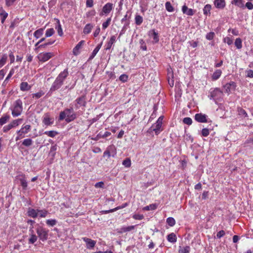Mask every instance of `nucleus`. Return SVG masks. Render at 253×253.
<instances>
[{
    "instance_id": "18",
    "label": "nucleus",
    "mask_w": 253,
    "mask_h": 253,
    "mask_svg": "<svg viewBox=\"0 0 253 253\" xmlns=\"http://www.w3.org/2000/svg\"><path fill=\"white\" fill-rule=\"evenodd\" d=\"M149 36L153 38V42L154 43H157L159 42V38L158 36V33L156 32L154 30H152L149 31Z\"/></svg>"
},
{
    "instance_id": "46",
    "label": "nucleus",
    "mask_w": 253,
    "mask_h": 253,
    "mask_svg": "<svg viewBox=\"0 0 253 253\" xmlns=\"http://www.w3.org/2000/svg\"><path fill=\"white\" fill-rule=\"evenodd\" d=\"M58 35L60 36H62L63 35L62 29L61 25L60 24L59 21L58 20V25L56 27Z\"/></svg>"
},
{
    "instance_id": "48",
    "label": "nucleus",
    "mask_w": 253,
    "mask_h": 253,
    "mask_svg": "<svg viewBox=\"0 0 253 253\" xmlns=\"http://www.w3.org/2000/svg\"><path fill=\"white\" fill-rule=\"evenodd\" d=\"M128 77L126 74H122L119 77V80L123 83H125L127 81Z\"/></svg>"
},
{
    "instance_id": "36",
    "label": "nucleus",
    "mask_w": 253,
    "mask_h": 253,
    "mask_svg": "<svg viewBox=\"0 0 253 253\" xmlns=\"http://www.w3.org/2000/svg\"><path fill=\"white\" fill-rule=\"evenodd\" d=\"M235 45L238 49H241L242 47V41L240 38H237L235 40Z\"/></svg>"
},
{
    "instance_id": "30",
    "label": "nucleus",
    "mask_w": 253,
    "mask_h": 253,
    "mask_svg": "<svg viewBox=\"0 0 253 253\" xmlns=\"http://www.w3.org/2000/svg\"><path fill=\"white\" fill-rule=\"evenodd\" d=\"M221 74V71L220 70H216L212 74V78L213 80L218 79Z\"/></svg>"
},
{
    "instance_id": "7",
    "label": "nucleus",
    "mask_w": 253,
    "mask_h": 253,
    "mask_svg": "<svg viewBox=\"0 0 253 253\" xmlns=\"http://www.w3.org/2000/svg\"><path fill=\"white\" fill-rule=\"evenodd\" d=\"M237 85L235 82H230L224 85V89L226 92L229 93L232 91H234Z\"/></svg>"
},
{
    "instance_id": "11",
    "label": "nucleus",
    "mask_w": 253,
    "mask_h": 253,
    "mask_svg": "<svg viewBox=\"0 0 253 253\" xmlns=\"http://www.w3.org/2000/svg\"><path fill=\"white\" fill-rule=\"evenodd\" d=\"M208 116L205 114L198 113L195 115V119L199 123H207Z\"/></svg>"
},
{
    "instance_id": "53",
    "label": "nucleus",
    "mask_w": 253,
    "mask_h": 253,
    "mask_svg": "<svg viewBox=\"0 0 253 253\" xmlns=\"http://www.w3.org/2000/svg\"><path fill=\"white\" fill-rule=\"evenodd\" d=\"M183 122L185 124H187L188 125H191L192 123V119L189 117H186L183 119Z\"/></svg>"
},
{
    "instance_id": "5",
    "label": "nucleus",
    "mask_w": 253,
    "mask_h": 253,
    "mask_svg": "<svg viewBox=\"0 0 253 253\" xmlns=\"http://www.w3.org/2000/svg\"><path fill=\"white\" fill-rule=\"evenodd\" d=\"M36 231L40 240L44 241L47 239L48 230H46L45 229L43 228L42 227H39L37 228Z\"/></svg>"
},
{
    "instance_id": "4",
    "label": "nucleus",
    "mask_w": 253,
    "mask_h": 253,
    "mask_svg": "<svg viewBox=\"0 0 253 253\" xmlns=\"http://www.w3.org/2000/svg\"><path fill=\"white\" fill-rule=\"evenodd\" d=\"M23 110L22 102L20 99H18L14 102V108L12 110V115L14 117L21 115Z\"/></svg>"
},
{
    "instance_id": "64",
    "label": "nucleus",
    "mask_w": 253,
    "mask_h": 253,
    "mask_svg": "<svg viewBox=\"0 0 253 253\" xmlns=\"http://www.w3.org/2000/svg\"><path fill=\"white\" fill-rule=\"evenodd\" d=\"M246 7L249 10L253 9V4L251 2H247L245 5Z\"/></svg>"
},
{
    "instance_id": "20",
    "label": "nucleus",
    "mask_w": 253,
    "mask_h": 253,
    "mask_svg": "<svg viewBox=\"0 0 253 253\" xmlns=\"http://www.w3.org/2000/svg\"><path fill=\"white\" fill-rule=\"evenodd\" d=\"M116 41V37L115 36H112L109 40V41L106 44L105 49L106 50H109L112 45Z\"/></svg>"
},
{
    "instance_id": "16",
    "label": "nucleus",
    "mask_w": 253,
    "mask_h": 253,
    "mask_svg": "<svg viewBox=\"0 0 253 253\" xmlns=\"http://www.w3.org/2000/svg\"><path fill=\"white\" fill-rule=\"evenodd\" d=\"M182 11L184 14H186L189 16H192L194 14L195 11L191 8H189L185 5L182 7Z\"/></svg>"
},
{
    "instance_id": "61",
    "label": "nucleus",
    "mask_w": 253,
    "mask_h": 253,
    "mask_svg": "<svg viewBox=\"0 0 253 253\" xmlns=\"http://www.w3.org/2000/svg\"><path fill=\"white\" fill-rule=\"evenodd\" d=\"M7 57L8 56L6 54L3 55L0 60V63H5L7 61Z\"/></svg>"
},
{
    "instance_id": "2",
    "label": "nucleus",
    "mask_w": 253,
    "mask_h": 253,
    "mask_svg": "<svg viewBox=\"0 0 253 253\" xmlns=\"http://www.w3.org/2000/svg\"><path fill=\"white\" fill-rule=\"evenodd\" d=\"M76 118V115L75 113L73 108H66L63 111L60 113L59 120H63L65 119L67 122L69 123L73 121Z\"/></svg>"
},
{
    "instance_id": "45",
    "label": "nucleus",
    "mask_w": 253,
    "mask_h": 253,
    "mask_svg": "<svg viewBox=\"0 0 253 253\" xmlns=\"http://www.w3.org/2000/svg\"><path fill=\"white\" fill-rule=\"evenodd\" d=\"M57 149V145H54L51 147L50 152H49V155H50L51 156L54 157L55 155V151Z\"/></svg>"
},
{
    "instance_id": "19",
    "label": "nucleus",
    "mask_w": 253,
    "mask_h": 253,
    "mask_svg": "<svg viewBox=\"0 0 253 253\" xmlns=\"http://www.w3.org/2000/svg\"><path fill=\"white\" fill-rule=\"evenodd\" d=\"M114 149H115V147L114 145L109 146L104 151L103 157H107L108 158H110L111 156V152Z\"/></svg>"
},
{
    "instance_id": "8",
    "label": "nucleus",
    "mask_w": 253,
    "mask_h": 253,
    "mask_svg": "<svg viewBox=\"0 0 253 253\" xmlns=\"http://www.w3.org/2000/svg\"><path fill=\"white\" fill-rule=\"evenodd\" d=\"M42 123L45 126H50L54 123V118H50L49 113H45L42 118Z\"/></svg>"
},
{
    "instance_id": "43",
    "label": "nucleus",
    "mask_w": 253,
    "mask_h": 253,
    "mask_svg": "<svg viewBox=\"0 0 253 253\" xmlns=\"http://www.w3.org/2000/svg\"><path fill=\"white\" fill-rule=\"evenodd\" d=\"M123 165L126 168H129L131 166V161L129 158H126L123 162Z\"/></svg>"
},
{
    "instance_id": "56",
    "label": "nucleus",
    "mask_w": 253,
    "mask_h": 253,
    "mask_svg": "<svg viewBox=\"0 0 253 253\" xmlns=\"http://www.w3.org/2000/svg\"><path fill=\"white\" fill-rule=\"evenodd\" d=\"M214 36V33L213 32H210L206 35V39L208 40H211L213 39Z\"/></svg>"
},
{
    "instance_id": "35",
    "label": "nucleus",
    "mask_w": 253,
    "mask_h": 253,
    "mask_svg": "<svg viewBox=\"0 0 253 253\" xmlns=\"http://www.w3.org/2000/svg\"><path fill=\"white\" fill-rule=\"evenodd\" d=\"M143 22V18L139 15H136L135 17V22L137 25H140Z\"/></svg>"
},
{
    "instance_id": "3",
    "label": "nucleus",
    "mask_w": 253,
    "mask_h": 253,
    "mask_svg": "<svg viewBox=\"0 0 253 253\" xmlns=\"http://www.w3.org/2000/svg\"><path fill=\"white\" fill-rule=\"evenodd\" d=\"M223 96V92L220 89L216 88L210 91V94L209 95V97L210 99H213L215 103H217L222 99Z\"/></svg>"
},
{
    "instance_id": "31",
    "label": "nucleus",
    "mask_w": 253,
    "mask_h": 253,
    "mask_svg": "<svg viewBox=\"0 0 253 253\" xmlns=\"http://www.w3.org/2000/svg\"><path fill=\"white\" fill-rule=\"evenodd\" d=\"M58 133L57 131L54 130L46 131L44 132V134L50 137H55L57 134H58Z\"/></svg>"
},
{
    "instance_id": "49",
    "label": "nucleus",
    "mask_w": 253,
    "mask_h": 253,
    "mask_svg": "<svg viewBox=\"0 0 253 253\" xmlns=\"http://www.w3.org/2000/svg\"><path fill=\"white\" fill-rule=\"evenodd\" d=\"M111 21V18L110 17L108 18L105 22L103 23L102 28L103 29H105L106 28H107L108 27V26L110 25Z\"/></svg>"
},
{
    "instance_id": "52",
    "label": "nucleus",
    "mask_w": 253,
    "mask_h": 253,
    "mask_svg": "<svg viewBox=\"0 0 253 253\" xmlns=\"http://www.w3.org/2000/svg\"><path fill=\"white\" fill-rule=\"evenodd\" d=\"M223 42L227 43L228 45H231L233 43V39L230 37H226L223 39Z\"/></svg>"
},
{
    "instance_id": "10",
    "label": "nucleus",
    "mask_w": 253,
    "mask_h": 253,
    "mask_svg": "<svg viewBox=\"0 0 253 253\" xmlns=\"http://www.w3.org/2000/svg\"><path fill=\"white\" fill-rule=\"evenodd\" d=\"M53 56V54L50 52L42 53L39 54L38 58L41 62H46Z\"/></svg>"
},
{
    "instance_id": "23",
    "label": "nucleus",
    "mask_w": 253,
    "mask_h": 253,
    "mask_svg": "<svg viewBox=\"0 0 253 253\" xmlns=\"http://www.w3.org/2000/svg\"><path fill=\"white\" fill-rule=\"evenodd\" d=\"M102 45V42H101L100 44H99L93 50L90 57H89V59H93L94 56L96 55L99 49H100L101 46Z\"/></svg>"
},
{
    "instance_id": "32",
    "label": "nucleus",
    "mask_w": 253,
    "mask_h": 253,
    "mask_svg": "<svg viewBox=\"0 0 253 253\" xmlns=\"http://www.w3.org/2000/svg\"><path fill=\"white\" fill-rule=\"evenodd\" d=\"M157 208V205L156 204H153L144 207L143 210L145 211L154 210L156 209Z\"/></svg>"
},
{
    "instance_id": "63",
    "label": "nucleus",
    "mask_w": 253,
    "mask_h": 253,
    "mask_svg": "<svg viewBox=\"0 0 253 253\" xmlns=\"http://www.w3.org/2000/svg\"><path fill=\"white\" fill-rule=\"evenodd\" d=\"M86 5L88 7H91L93 5V0H86Z\"/></svg>"
},
{
    "instance_id": "34",
    "label": "nucleus",
    "mask_w": 253,
    "mask_h": 253,
    "mask_svg": "<svg viewBox=\"0 0 253 253\" xmlns=\"http://www.w3.org/2000/svg\"><path fill=\"white\" fill-rule=\"evenodd\" d=\"M33 144V140L30 138L25 139L22 142V145L25 146L29 147Z\"/></svg>"
},
{
    "instance_id": "17",
    "label": "nucleus",
    "mask_w": 253,
    "mask_h": 253,
    "mask_svg": "<svg viewBox=\"0 0 253 253\" xmlns=\"http://www.w3.org/2000/svg\"><path fill=\"white\" fill-rule=\"evenodd\" d=\"M83 240L86 243L87 245V248H93L96 244V241L92 240L89 238L84 237L83 238Z\"/></svg>"
},
{
    "instance_id": "42",
    "label": "nucleus",
    "mask_w": 253,
    "mask_h": 253,
    "mask_svg": "<svg viewBox=\"0 0 253 253\" xmlns=\"http://www.w3.org/2000/svg\"><path fill=\"white\" fill-rule=\"evenodd\" d=\"M9 116L8 115H6L4 117H1L0 119V125H3L9 120Z\"/></svg>"
},
{
    "instance_id": "33",
    "label": "nucleus",
    "mask_w": 253,
    "mask_h": 253,
    "mask_svg": "<svg viewBox=\"0 0 253 253\" xmlns=\"http://www.w3.org/2000/svg\"><path fill=\"white\" fill-rule=\"evenodd\" d=\"M43 29H39L36 30L34 33L35 37L37 39H38L40 37H41L43 34Z\"/></svg>"
},
{
    "instance_id": "15",
    "label": "nucleus",
    "mask_w": 253,
    "mask_h": 253,
    "mask_svg": "<svg viewBox=\"0 0 253 253\" xmlns=\"http://www.w3.org/2000/svg\"><path fill=\"white\" fill-rule=\"evenodd\" d=\"M213 3L215 7L218 9H223L226 5L224 0H214Z\"/></svg>"
},
{
    "instance_id": "54",
    "label": "nucleus",
    "mask_w": 253,
    "mask_h": 253,
    "mask_svg": "<svg viewBox=\"0 0 253 253\" xmlns=\"http://www.w3.org/2000/svg\"><path fill=\"white\" fill-rule=\"evenodd\" d=\"M209 130L208 128H205L202 130V134L203 136L206 137L209 135Z\"/></svg>"
},
{
    "instance_id": "24",
    "label": "nucleus",
    "mask_w": 253,
    "mask_h": 253,
    "mask_svg": "<svg viewBox=\"0 0 253 253\" xmlns=\"http://www.w3.org/2000/svg\"><path fill=\"white\" fill-rule=\"evenodd\" d=\"M167 239L169 242L174 243L176 242L177 238L174 233H171L168 235Z\"/></svg>"
},
{
    "instance_id": "60",
    "label": "nucleus",
    "mask_w": 253,
    "mask_h": 253,
    "mask_svg": "<svg viewBox=\"0 0 253 253\" xmlns=\"http://www.w3.org/2000/svg\"><path fill=\"white\" fill-rule=\"evenodd\" d=\"M12 128H13L12 126H11V124H9L7 126H4L3 128V130L4 132H6L9 130L10 129H11Z\"/></svg>"
},
{
    "instance_id": "62",
    "label": "nucleus",
    "mask_w": 253,
    "mask_h": 253,
    "mask_svg": "<svg viewBox=\"0 0 253 253\" xmlns=\"http://www.w3.org/2000/svg\"><path fill=\"white\" fill-rule=\"evenodd\" d=\"M9 58L10 63H12L15 61L14 56L12 52H10L9 54Z\"/></svg>"
},
{
    "instance_id": "27",
    "label": "nucleus",
    "mask_w": 253,
    "mask_h": 253,
    "mask_svg": "<svg viewBox=\"0 0 253 253\" xmlns=\"http://www.w3.org/2000/svg\"><path fill=\"white\" fill-rule=\"evenodd\" d=\"M31 88V86L27 82H22L20 84V89L22 91H27Z\"/></svg>"
},
{
    "instance_id": "14",
    "label": "nucleus",
    "mask_w": 253,
    "mask_h": 253,
    "mask_svg": "<svg viewBox=\"0 0 253 253\" xmlns=\"http://www.w3.org/2000/svg\"><path fill=\"white\" fill-rule=\"evenodd\" d=\"M162 123L157 122L155 124H154L151 126L150 130L155 131V134L156 135H158L160 133V132L161 131V128L162 126Z\"/></svg>"
},
{
    "instance_id": "26",
    "label": "nucleus",
    "mask_w": 253,
    "mask_h": 253,
    "mask_svg": "<svg viewBox=\"0 0 253 253\" xmlns=\"http://www.w3.org/2000/svg\"><path fill=\"white\" fill-rule=\"evenodd\" d=\"M28 215L33 218H36L38 215V210L36 211L33 209H30L28 211Z\"/></svg>"
},
{
    "instance_id": "6",
    "label": "nucleus",
    "mask_w": 253,
    "mask_h": 253,
    "mask_svg": "<svg viewBox=\"0 0 253 253\" xmlns=\"http://www.w3.org/2000/svg\"><path fill=\"white\" fill-rule=\"evenodd\" d=\"M16 180H18L22 187L23 190H26L27 189L28 183L26 179L25 175H19L16 177Z\"/></svg>"
},
{
    "instance_id": "28",
    "label": "nucleus",
    "mask_w": 253,
    "mask_h": 253,
    "mask_svg": "<svg viewBox=\"0 0 253 253\" xmlns=\"http://www.w3.org/2000/svg\"><path fill=\"white\" fill-rule=\"evenodd\" d=\"M232 3L235 4L240 8L244 7V3L243 0H233L232 1Z\"/></svg>"
},
{
    "instance_id": "59",
    "label": "nucleus",
    "mask_w": 253,
    "mask_h": 253,
    "mask_svg": "<svg viewBox=\"0 0 253 253\" xmlns=\"http://www.w3.org/2000/svg\"><path fill=\"white\" fill-rule=\"evenodd\" d=\"M96 12L95 10H91L86 13V16L87 17H92L95 15Z\"/></svg>"
},
{
    "instance_id": "22",
    "label": "nucleus",
    "mask_w": 253,
    "mask_h": 253,
    "mask_svg": "<svg viewBox=\"0 0 253 253\" xmlns=\"http://www.w3.org/2000/svg\"><path fill=\"white\" fill-rule=\"evenodd\" d=\"M31 233V237L29 239L28 243L29 244H34L37 240V236L34 234V231L32 230L31 229L29 230Z\"/></svg>"
},
{
    "instance_id": "37",
    "label": "nucleus",
    "mask_w": 253,
    "mask_h": 253,
    "mask_svg": "<svg viewBox=\"0 0 253 253\" xmlns=\"http://www.w3.org/2000/svg\"><path fill=\"white\" fill-rule=\"evenodd\" d=\"M179 253H189L190 252V248L189 246H186L183 248L179 247Z\"/></svg>"
},
{
    "instance_id": "25",
    "label": "nucleus",
    "mask_w": 253,
    "mask_h": 253,
    "mask_svg": "<svg viewBox=\"0 0 253 253\" xmlns=\"http://www.w3.org/2000/svg\"><path fill=\"white\" fill-rule=\"evenodd\" d=\"M93 26L91 24H86L84 28L83 32L84 34H88L90 33L93 28Z\"/></svg>"
},
{
    "instance_id": "55",
    "label": "nucleus",
    "mask_w": 253,
    "mask_h": 253,
    "mask_svg": "<svg viewBox=\"0 0 253 253\" xmlns=\"http://www.w3.org/2000/svg\"><path fill=\"white\" fill-rule=\"evenodd\" d=\"M43 93L42 91L39 92L34 94H33V97L36 98V99L40 98L43 95Z\"/></svg>"
},
{
    "instance_id": "12",
    "label": "nucleus",
    "mask_w": 253,
    "mask_h": 253,
    "mask_svg": "<svg viewBox=\"0 0 253 253\" xmlns=\"http://www.w3.org/2000/svg\"><path fill=\"white\" fill-rule=\"evenodd\" d=\"M77 104L75 106L77 109L79 108L80 106H85L86 101H85V97L84 96H82L75 100Z\"/></svg>"
},
{
    "instance_id": "40",
    "label": "nucleus",
    "mask_w": 253,
    "mask_h": 253,
    "mask_svg": "<svg viewBox=\"0 0 253 253\" xmlns=\"http://www.w3.org/2000/svg\"><path fill=\"white\" fill-rule=\"evenodd\" d=\"M22 119H18L17 120H13L11 123V125L12 126V127H14L18 126L22 122Z\"/></svg>"
},
{
    "instance_id": "57",
    "label": "nucleus",
    "mask_w": 253,
    "mask_h": 253,
    "mask_svg": "<svg viewBox=\"0 0 253 253\" xmlns=\"http://www.w3.org/2000/svg\"><path fill=\"white\" fill-rule=\"evenodd\" d=\"M0 15L4 18H6L8 16V13L5 11L2 8L0 9Z\"/></svg>"
},
{
    "instance_id": "1",
    "label": "nucleus",
    "mask_w": 253,
    "mask_h": 253,
    "mask_svg": "<svg viewBox=\"0 0 253 253\" xmlns=\"http://www.w3.org/2000/svg\"><path fill=\"white\" fill-rule=\"evenodd\" d=\"M68 75L67 69H65L63 72H61L53 83L50 88V91L52 92L59 89L62 85L64 80Z\"/></svg>"
},
{
    "instance_id": "51",
    "label": "nucleus",
    "mask_w": 253,
    "mask_h": 253,
    "mask_svg": "<svg viewBox=\"0 0 253 253\" xmlns=\"http://www.w3.org/2000/svg\"><path fill=\"white\" fill-rule=\"evenodd\" d=\"M139 43L140 44V48L143 50H146L147 49V46L145 43V42L143 40L141 39L139 40Z\"/></svg>"
},
{
    "instance_id": "38",
    "label": "nucleus",
    "mask_w": 253,
    "mask_h": 253,
    "mask_svg": "<svg viewBox=\"0 0 253 253\" xmlns=\"http://www.w3.org/2000/svg\"><path fill=\"white\" fill-rule=\"evenodd\" d=\"M167 222L170 226H173L175 224V219L173 217H168L167 219Z\"/></svg>"
},
{
    "instance_id": "44",
    "label": "nucleus",
    "mask_w": 253,
    "mask_h": 253,
    "mask_svg": "<svg viewBox=\"0 0 253 253\" xmlns=\"http://www.w3.org/2000/svg\"><path fill=\"white\" fill-rule=\"evenodd\" d=\"M238 114L241 116L247 117V113L246 111L242 108H238Z\"/></svg>"
},
{
    "instance_id": "47",
    "label": "nucleus",
    "mask_w": 253,
    "mask_h": 253,
    "mask_svg": "<svg viewBox=\"0 0 253 253\" xmlns=\"http://www.w3.org/2000/svg\"><path fill=\"white\" fill-rule=\"evenodd\" d=\"M38 215L41 217H44L47 214L46 210H38Z\"/></svg>"
},
{
    "instance_id": "13",
    "label": "nucleus",
    "mask_w": 253,
    "mask_h": 253,
    "mask_svg": "<svg viewBox=\"0 0 253 253\" xmlns=\"http://www.w3.org/2000/svg\"><path fill=\"white\" fill-rule=\"evenodd\" d=\"M31 129V126L30 125H26L24 126H23L20 130L17 131V134H18V136L23 137L24 136H22V134H25L28 133L30 130Z\"/></svg>"
},
{
    "instance_id": "29",
    "label": "nucleus",
    "mask_w": 253,
    "mask_h": 253,
    "mask_svg": "<svg viewBox=\"0 0 253 253\" xmlns=\"http://www.w3.org/2000/svg\"><path fill=\"white\" fill-rule=\"evenodd\" d=\"M211 8V6L210 4H206L203 9L204 14L206 15L210 14Z\"/></svg>"
},
{
    "instance_id": "39",
    "label": "nucleus",
    "mask_w": 253,
    "mask_h": 253,
    "mask_svg": "<svg viewBox=\"0 0 253 253\" xmlns=\"http://www.w3.org/2000/svg\"><path fill=\"white\" fill-rule=\"evenodd\" d=\"M166 8L169 12H172L174 10V8L171 5V3L169 1L166 2L165 4Z\"/></svg>"
},
{
    "instance_id": "50",
    "label": "nucleus",
    "mask_w": 253,
    "mask_h": 253,
    "mask_svg": "<svg viewBox=\"0 0 253 253\" xmlns=\"http://www.w3.org/2000/svg\"><path fill=\"white\" fill-rule=\"evenodd\" d=\"M56 220L55 219H48L46 220V223L48 225L53 226L56 224Z\"/></svg>"
},
{
    "instance_id": "9",
    "label": "nucleus",
    "mask_w": 253,
    "mask_h": 253,
    "mask_svg": "<svg viewBox=\"0 0 253 253\" xmlns=\"http://www.w3.org/2000/svg\"><path fill=\"white\" fill-rule=\"evenodd\" d=\"M114 6L113 4L111 3H107L105 4L102 8V11L100 14V15H103V14L107 15L109 14L111 11L113 9Z\"/></svg>"
},
{
    "instance_id": "58",
    "label": "nucleus",
    "mask_w": 253,
    "mask_h": 253,
    "mask_svg": "<svg viewBox=\"0 0 253 253\" xmlns=\"http://www.w3.org/2000/svg\"><path fill=\"white\" fill-rule=\"evenodd\" d=\"M133 218L136 220H142L144 218L142 214H135L133 215Z\"/></svg>"
},
{
    "instance_id": "21",
    "label": "nucleus",
    "mask_w": 253,
    "mask_h": 253,
    "mask_svg": "<svg viewBox=\"0 0 253 253\" xmlns=\"http://www.w3.org/2000/svg\"><path fill=\"white\" fill-rule=\"evenodd\" d=\"M84 41H82L80 42L76 46L73 48V52L75 55H77L80 53V50L82 47Z\"/></svg>"
},
{
    "instance_id": "41",
    "label": "nucleus",
    "mask_w": 253,
    "mask_h": 253,
    "mask_svg": "<svg viewBox=\"0 0 253 253\" xmlns=\"http://www.w3.org/2000/svg\"><path fill=\"white\" fill-rule=\"evenodd\" d=\"M54 33V30L53 28H49L46 30L45 32L46 37H50Z\"/></svg>"
}]
</instances>
